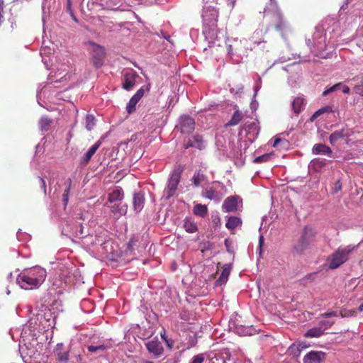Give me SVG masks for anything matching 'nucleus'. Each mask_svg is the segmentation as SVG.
<instances>
[{"label":"nucleus","mask_w":363,"mask_h":363,"mask_svg":"<svg viewBox=\"0 0 363 363\" xmlns=\"http://www.w3.org/2000/svg\"><path fill=\"white\" fill-rule=\"evenodd\" d=\"M292 110L294 113L298 115L305 107V99L301 96L296 97L292 102Z\"/></svg>","instance_id":"obj_18"},{"label":"nucleus","mask_w":363,"mask_h":363,"mask_svg":"<svg viewBox=\"0 0 363 363\" xmlns=\"http://www.w3.org/2000/svg\"><path fill=\"white\" fill-rule=\"evenodd\" d=\"M354 311H352L350 310L343 309L340 311V315L342 317H347L350 315H353L354 314Z\"/></svg>","instance_id":"obj_45"},{"label":"nucleus","mask_w":363,"mask_h":363,"mask_svg":"<svg viewBox=\"0 0 363 363\" xmlns=\"http://www.w3.org/2000/svg\"><path fill=\"white\" fill-rule=\"evenodd\" d=\"M193 212L196 216L204 218L208 214V208L206 205L196 204L194 207Z\"/></svg>","instance_id":"obj_26"},{"label":"nucleus","mask_w":363,"mask_h":363,"mask_svg":"<svg viewBox=\"0 0 363 363\" xmlns=\"http://www.w3.org/2000/svg\"><path fill=\"white\" fill-rule=\"evenodd\" d=\"M341 190H342V183L340 182V179H338L337 181H336L334 183L333 186L331 189V194L333 195L336 194L337 192H339Z\"/></svg>","instance_id":"obj_37"},{"label":"nucleus","mask_w":363,"mask_h":363,"mask_svg":"<svg viewBox=\"0 0 363 363\" xmlns=\"http://www.w3.org/2000/svg\"><path fill=\"white\" fill-rule=\"evenodd\" d=\"M161 336H162V337L163 339H164V335H161Z\"/></svg>","instance_id":"obj_64"},{"label":"nucleus","mask_w":363,"mask_h":363,"mask_svg":"<svg viewBox=\"0 0 363 363\" xmlns=\"http://www.w3.org/2000/svg\"><path fill=\"white\" fill-rule=\"evenodd\" d=\"M139 77L136 72L133 70L128 71L124 74V82L122 84L123 89L125 90H130L136 83V79Z\"/></svg>","instance_id":"obj_8"},{"label":"nucleus","mask_w":363,"mask_h":363,"mask_svg":"<svg viewBox=\"0 0 363 363\" xmlns=\"http://www.w3.org/2000/svg\"><path fill=\"white\" fill-rule=\"evenodd\" d=\"M320 323L321 325H326L330 327L334 324V322H328V321L322 320L320 322Z\"/></svg>","instance_id":"obj_51"},{"label":"nucleus","mask_w":363,"mask_h":363,"mask_svg":"<svg viewBox=\"0 0 363 363\" xmlns=\"http://www.w3.org/2000/svg\"><path fill=\"white\" fill-rule=\"evenodd\" d=\"M115 2H116V1H115V0H108V1L107 2V4H108V6H113V4H114ZM116 6L118 7V6Z\"/></svg>","instance_id":"obj_56"},{"label":"nucleus","mask_w":363,"mask_h":363,"mask_svg":"<svg viewBox=\"0 0 363 363\" xmlns=\"http://www.w3.org/2000/svg\"><path fill=\"white\" fill-rule=\"evenodd\" d=\"M269 23L277 31H282L287 27L286 21L279 9L272 13Z\"/></svg>","instance_id":"obj_7"},{"label":"nucleus","mask_w":363,"mask_h":363,"mask_svg":"<svg viewBox=\"0 0 363 363\" xmlns=\"http://www.w3.org/2000/svg\"><path fill=\"white\" fill-rule=\"evenodd\" d=\"M38 180L39 186H40V189H42L44 195H46L47 189H46V184H45V180L42 177H40L38 178Z\"/></svg>","instance_id":"obj_41"},{"label":"nucleus","mask_w":363,"mask_h":363,"mask_svg":"<svg viewBox=\"0 0 363 363\" xmlns=\"http://www.w3.org/2000/svg\"><path fill=\"white\" fill-rule=\"evenodd\" d=\"M353 249L354 248L350 246L338 247L327 258L328 268L335 269L345 263L348 260L349 255L352 252Z\"/></svg>","instance_id":"obj_2"},{"label":"nucleus","mask_w":363,"mask_h":363,"mask_svg":"<svg viewBox=\"0 0 363 363\" xmlns=\"http://www.w3.org/2000/svg\"><path fill=\"white\" fill-rule=\"evenodd\" d=\"M315 274H316V273L308 274V277L311 278V277H314Z\"/></svg>","instance_id":"obj_59"},{"label":"nucleus","mask_w":363,"mask_h":363,"mask_svg":"<svg viewBox=\"0 0 363 363\" xmlns=\"http://www.w3.org/2000/svg\"><path fill=\"white\" fill-rule=\"evenodd\" d=\"M315 233L311 228L306 226L302 232L301 235L297 240L293 247V252L297 255L303 254L314 242Z\"/></svg>","instance_id":"obj_3"},{"label":"nucleus","mask_w":363,"mask_h":363,"mask_svg":"<svg viewBox=\"0 0 363 363\" xmlns=\"http://www.w3.org/2000/svg\"><path fill=\"white\" fill-rule=\"evenodd\" d=\"M57 360L60 363H67L69 360V350L65 348L63 343H57L55 351Z\"/></svg>","instance_id":"obj_9"},{"label":"nucleus","mask_w":363,"mask_h":363,"mask_svg":"<svg viewBox=\"0 0 363 363\" xmlns=\"http://www.w3.org/2000/svg\"><path fill=\"white\" fill-rule=\"evenodd\" d=\"M302 348H303V347H301V345L293 344L289 347L287 352L289 355L297 358L300 356Z\"/></svg>","instance_id":"obj_30"},{"label":"nucleus","mask_w":363,"mask_h":363,"mask_svg":"<svg viewBox=\"0 0 363 363\" xmlns=\"http://www.w3.org/2000/svg\"><path fill=\"white\" fill-rule=\"evenodd\" d=\"M323 335V330L321 327L313 328L308 330L304 335L306 337H318Z\"/></svg>","instance_id":"obj_29"},{"label":"nucleus","mask_w":363,"mask_h":363,"mask_svg":"<svg viewBox=\"0 0 363 363\" xmlns=\"http://www.w3.org/2000/svg\"><path fill=\"white\" fill-rule=\"evenodd\" d=\"M189 145H194V147L203 150L205 147V142L201 135L196 134L193 137V140H189Z\"/></svg>","instance_id":"obj_24"},{"label":"nucleus","mask_w":363,"mask_h":363,"mask_svg":"<svg viewBox=\"0 0 363 363\" xmlns=\"http://www.w3.org/2000/svg\"><path fill=\"white\" fill-rule=\"evenodd\" d=\"M147 350L156 356L161 355L164 351L163 347L157 340H152L146 343Z\"/></svg>","instance_id":"obj_13"},{"label":"nucleus","mask_w":363,"mask_h":363,"mask_svg":"<svg viewBox=\"0 0 363 363\" xmlns=\"http://www.w3.org/2000/svg\"><path fill=\"white\" fill-rule=\"evenodd\" d=\"M105 346L104 345H100L99 346L90 345L88 347V351L90 352H96L98 351H104L105 350Z\"/></svg>","instance_id":"obj_39"},{"label":"nucleus","mask_w":363,"mask_h":363,"mask_svg":"<svg viewBox=\"0 0 363 363\" xmlns=\"http://www.w3.org/2000/svg\"><path fill=\"white\" fill-rule=\"evenodd\" d=\"M203 196L210 200H214L217 199V193L213 189H207L203 193Z\"/></svg>","instance_id":"obj_36"},{"label":"nucleus","mask_w":363,"mask_h":363,"mask_svg":"<svg viewBox=\"0 0 363 363\" xmlns=\"http://www.w3.org/2000/svg\"><path fill=\"white\" fill-rule=\"evenodd\" d=\"M242 118V113L239 110H237L234 112L232 118L227 123V125H236L241 121Z\"/></svg>","instance_id":"obj_32"},{"label":"nucleus","mask_w":363,"mask_h":363,"mask_svg":"<svg viewBox=\"0 0 363 363\" xmlns=\"http://www.w3.org/2000/svg\"><path fill=\"white\" fill-rule=\"evenodd\" d=\"M354 91L355 92V94L361 96H363V83L359 85H356L354 87Z\"/></svg>","instance_id":"obj_42"},{"label":"nucleus","mask_w":363,"mask_h":363,"mask_svg":"<svg viewBox=\"0 0 363 363\" xmlns=\"http://www.w3.org/2000/svg\"><path fill=\"white\" fill-rule=\"evenodd\" d=\"M205 359L203 354H199L193 357L190 363H203Z\"/></svg>","instance_id":"obj_40"},{"label":"nucleus","mask_w":363,"mask_h":363,"mask_svg":"<svg viewBox=\"0 0 363 363\" xmlns=\"http://www.w3.org/2000/svg\"><path fill=\"white\" fill-rule=\"evenodd\" d=\"M252 330H255V329L251 327L247 328V331H246V335H252V333H253Z\"/></svg>","instance_id":"obj_52"},{"label":"nucleus","mask_w":363,"mask_h":363,"mask_svg":"<svg viewBox=\"0 0 363 363\" xmlns=\"http://www.w3.org/2000/svg\"><path fill=\"white\" fill-rule=\"evenodd\" d=\"M52 123V119L48 116H43L39 121V126L43 131H48Z\"/></svg>","instance_id":"obj_31"},{"label":"nucleus","mask_w":363,"mask_h":363,"mask_svg":"<svg viewBox=\"0 0 363 363\" xmlns=\"http://www.w3.org/2000/svg\"><path fill=\"white\" fill-rule=\"evenodd\" d=\"M110 208L111 213L113 214L114 216L117 218L121 217L123 215H125L128 211L127 204L121 205L114 203L113 205L111 206Z\"/></svg>","instance_id":"obj_20"},{"label":"nucleus","mask_w":363,"mask_h":363,"mask_svg":"<svg viewBox=\"0 0 363 363\" xmlns=\"http://www.w3.org/2000/svg\"><path fill=\"white\" fill-rule=\"evenodd\" d=\"M189 147H194V145H189V140L184 145L185 149H188Z\"/></svg>","instance_id":"obj_57"},{"label":"nucleus","mask_w":363,"mask_h":363,"mask_svg":"<svg viewBox=\"0 0 363 363\" xmlns=\"http://www.w3.org/2000/svg\"><path fill=\"white\" fill-rule=\"evenodd\" d=\"M88 51L91 55V60L94 66L96 68H99L104 63V59L105 57L104 48L92 41H89L86 43Z\"/></svg>","instance_id":"obj_5"},{"label":"nucleus","mask_w":363,"mask_h":363,"mask_svg":"<svg viewBox=\"0 0 363 363\" xmlns=\"http://www.w3.org/2000/svg\"><path fill=\"white\" fill-rule=\"evenodd\" d=\"M226 3H227V6L229 7V9L230 10H233L235 5L236 0H227Z\"/></svg>","instance_id":"obj_48"},{"label":"nucleus","mask_w":363,"mask_h":363,"mask_svg":"<svg viewBox=\"0 0 363 363\" xmlns=\"http://www.w3.org/2000/svg\"><path fill=\"white\" fill-rule=\"evenodd\" d=\"M145 90L143 87H141L140 89L137 91V92L131 97L130 99L127 106L126 111L130 114L135 111L136 104L141 99V98L144 96Z\"/></svg>","instance_id":"obj_11"},{"label":"nucleus","mask_w":363,"mask_h":363,"mask_svg":"<svg viewBox=\"0 0 363 363\" xmlns=\"http://www.w3.org/2000/svg\"><path fill=\"white\" fill-rule=\"evenodd\" d=\"M166 341H167V344H168L169 347H172V345H170L169 344L168 341H167V340H166Z\"/></svg>","instance_id":"obj_63"},{"label":"nucleus","mask_w":363,"mask_h":363,"mask_svg":"<svg viewBox=\"0 0 363 363\" xmlns=\"http://www.w3.org/2000/svg\"><path fill=\"white\" fill-rule=\"evenodd\" d=\"M45 279V271L40 267H35L21 273L17 281L22 289L31 290L38 288Z\"/></svg>","instance_id":"obj_1"},{"label":"nucleus","mask_w":363,"mask_h":363,"mask_svg":"<svg viewBox=\"0 0 363 363\" xmlns=\"http://www.w3.org/2000/svg\"><path fill=\"white\" fill-rule=\"evenodd\" d=\"M312 152L315 155H324L329 157L333 156V151L331 148L322 143L315 144L312 148Z\"/></svg>","instance_id":"obj_15"},{"label":"nucleus","mask_w":363,"mask_h":363,"mask_svg":"<svg viewBox=\"0 0 363 363\" xmlns=\"http://www.w3.org/2000/svg\"><path fill=\"white\" fill-rule=\"evenodd\" d=\"M145 196L141 192L135 193L133 198V208L136 213L140 212L144 207Z\"/></svg>","instance_id":"obj_14"},{"label":"nucleus","mask_w":363,"mask_h":363,"mask_svg":"<svg viewBox=\"0 0 363 363\" xmlns=\"http://www.w3.org/2000/svg\"><path fill=\"white\" fill-rule=\"evenodd\" d=\"M182 169L177 167L173 170L168 180L167 187L164 189V196L167 200L172 197L177 189L180 182Z\"/></svg>","instance_id":"obj_4"},{"label":"nucleus","mask_w":363,"mask_h":363,"mask_svg":"<svg viewBox=\"0 0 363 363\" xmlns=\"http://www.w3.org/2000/svg\"><path fill=\"white\" fill-rule=\"evenodd\" d=\"M359 311H363V303L359 306Z\"/></svg>","instance_id":"obj_58"},{"label":"nucleus","mask_w":363,"mask_h":363,"mask_svg":"<svg viewBox=\"0 0 363 363\" xmlns=\"http://www.w3.org/2000/svg\"><path fill=\"white\" fill-rule=\"evenodd\" d=\"M348 136L349 133L342 128L341 130H335L331 133L329 138V141L332 145H335L338 140L347 138Z\"/></svg>","instance_id":"obj_17"},{"label":"nucleus","mask_w":363,"mask_h":363,"mask_svg":"<svg viewBox=\"0 0 363 363\" xmlns=\"http://www.w3.org/2000/svg\"><path fill=\"white\" fill-rule=\"evenodd\" d=\"M325 356L323 352L311 351L303 357V363H320Z\"/></svg>","instance_id":"obj_12"},{"label":"nucleus","mask_w":363,"mask_h":363,"mask_svg":"<svg viewBox=\"0 0 363 363\" xmlns=\"http://www.w3.org/2000/svg\"><path fill=\"white\" fill-rule=\"evenodd\" d=\"M326 165V160L323 158H314L311 160L310 167L312 168L315 172H321L322 169L325 167Z\"/></svg>","instance_id":"obj_23"},{"label":"nucleus","mask_w":363,"mask_h":363,"mask_svg":"<svg viewBox=\"0 0 363 363\" xmlns=\"http://www.w3.org/2000/svg\"><path fill=\"white\" fill-rule=\"evenodd\" d=\"M177 128H179L183 134H189L195 129L194 119L189 116L183 115L179 119Z\"/></svg>","instance_id":"obj_6"},{"label":"nucleus","mask_w":363,"mask_h":363,"mask_svg":"<svg viewBox=\"0 0 363 363\" xmlns=\"http://www.w3.org/2000/svg\"><path fill=\"white\" fill-rule=\"evenodd\" d=\"M341 85H342V83L335 84V85H333V86L330 87L329 89H325L323 92V96H327L328 94L337 90L340 87Z\"/></svg>","instance_id":"obj_38"},{"label":"nucleus","mask_w":363,"mask_h":363,"mask_svg":"<svg viewBox=\"0 0 363 363\" xmlns=\"http://www.w3.org/2000/svg\"><path fill=\"white\" fill-rule=\"evenodd\" d=\"M101 145V140L96 141L84 154V157L82 158L81 162L84 164H86L90 161V160L91 159L92 156L95 154L96 150L99 148Z\"/></svg>","instance_id":"obj_16"},{"label":"nucleus","mask_w":363,"mask_h":363,"mask_svg":"<svg viewBox=\"0 0 363 363\" xmlns=\"http://www.w3.org/2000/svg\"><path fill=\"white\" fill-rule=\"evenodd\" d=\"M206 179V175L199 169L194 173L191 180L195 186H199Z\"/></svg>","instance_id":"obj_28"},{"label":"nucleus","mask_w":363,"mask_h":363,"mask_svg":"<svg viewBox=\"0 0 363 363\" xmlns=\"http://www.w3.org/2000/svg\"><path fill=\"white\" fill-rule=\"evenodd\" d=\"M143 363H153V362L151 361H145Z\"/></svg>","instance_id":"obj_62"},{"label":"nucleus","mask_w":363,"mask_h":363,"mask_svg":"<svg viewBox=\"0 0 363 363\" xmlns=\"http://www.w3.org/2000/svg\"><path fill=\"white\" fill-rule=\"evenodd\" d=\"M225 247L227 248V250L230 252V242H229V240L228 239L225 240Z\"/></svg>","instance_id":"obj_53"},{"label":"nucleus","mask_w":363,"mask_h":363,"mask_svg":"<svg viewBox=\"0 0 363 363\" xmlns=\"http://www.w3.org/2000/svg\"><path fill=\"white\" fill-rule=\"evenodd\" d=\"M67 7L69 9L70 8V0H67Z\"/></svg>","instance_id":"obj_61"},{"label":"nucleus","mask_w":363,"mask_h":363,"mask_svg":"<svg viewBox=\"0 0 363 363\" xmlns=\"http://www.w3.org/2000/svg\"><path fill=\"white\" fill-rule=\"evenodd\" d=\"M281 141H282V140H281V139H280V138H275V139H274V143H273V144H272L273 147H278V145H279V143L280 142H281Z\"/></svg>","instance_id":"obj_50"},{"label":"nucleus","mask_w":363,"mask_h":363,"mask_svg":"<svg viewBox=\"0 0 363 363\" xmlns=\"http://www.w3.org/2000/svg\"><path fill=\"white\" fill-rule=\"evenodd\" d=\"M69 191L64 190V192L62 194V202L65 206H67L68 201H69Z\"/></svg>","instance_id":"obj_43"},{"label":"nucleus","mask_w":363,"mask_h":363,"mask_svg":"<svg viewBox=\"0 0 363 363\" xmlns=\"http://www.w3.org/2000/svg\"><path fill=\"white\" fill-rule=\"evenodd\" d=\"M332 111V107L330 106H326L315 111L312 116V119L318 118L319 116L322 115L324 113H330Z\"/></svg>","instance_id":"obj_35"},{"label":"nucleus","mask_w":363,"mask_h":363,"mask_svg":"<svg viewBox=\"0 0 363 363\" xmlns=\"http://www.w3.org/2000/svg\"><path fill=\"white\" fill-rule=\"evenodd\" d=\"M77 360L81 361V360H82V357H81V355H78V356L77 357Z\"/></svg>","instance_id":"obj_60"},{"label":"nucleus","mask_w":363,"mask_h":363,"mask_svg":"<svg viewBox=\"0 0 363 363\" xmlns=\"http://www.w3.org/2000/svg\"><path fill=\"white\" fill-rule=\"evenodd\" d=\"M115 1L113 6H121L122 4V0H115Z\"/></svg>","instance_id":"obj_55"},{"label":"nucleus","mask_w":363,"mask_h":363,"mask_svg":"<svg viewBox=\"0 0 363 363\" xmlns=\"http://www.w3.org/2000/svg\"><path fill=\"white\" fill-rule=\"evenodd\" d=\"M231 270V266L230 264H225L224 266V268L221 272V274L218 277V279L216 280V284L217 285H223L226 283L228 281V277L230 275Z\"/></svg>","instance_id":"obj_22"},{"label":"nucleus","mask_w":363,"mask_h":363,"mask_svg":"<svg viewBox=\"0 0 363 363\" xmlns=\"http://www.w3.org/2000/svg\"><path fill=\"white\" fill-rule=\"evenodd\" d=\"M244 129L247 134H252L253 137L257 136L259 132V127L257 121L245 123L244 125Z\"/></svg>","instance_id":"obj_21"},{"label":"nucleus","mask_w":363,"mask_h":363,"mask_svg":"<svg viewBox=\"0 0 363 363\" xmlns=\"http://www.w3.org/2000/svg\"><path fill=\"white\" fill-rule=\"evenodd\" d=\"M72 183V182L70 178L67 179L64 182V186H65V190L70 191Z\"/></svg>","instance_id":"obj_47"},{"label":"nucleus","mask_w":363,"mask_h":363,"mask_svg":"<svg viewBox=\"0 0 363 363\" xmlns=\"http://www.w3.org/2000/svg\"><path fill=\"white\" fill-rule=\"evenodd\" d=\"M263 243H264V238H263V236H262V235H261V236L259 237V247H262V245H263Z\"/></svg>","instance_id":"obj_54"},{"label":"nucleus","mask_w":363,"mask_h":363,"mask_svg":"<svg viewBox=\"0 0 363 363\" xmlns=\"http://www.w3.org/2000/svg\"><path fill=\"white\" fill-rule=\"evenodd\" d=\"M184 228L189 233H194L198 230L196 224L191 218H186L184 220Z\"/></svg>","instance_id":"obj_27"},{"label":"nucleus","mask_w":363,"mask_h":363,"mask_svg":"<svg viewBox=\"0 0 363 363\" xmlns=\"http://www.w3.org/2000/svg\"><path fill=\"white\" fill-rule=\"evenodd\" d=\"M340 86H342V92H343L344 94H349V93H350V87H349L348 86H347V85H342V84Z\"/></svg>","instance_id":"obj_49"},{"label":"nucleus","mask_w":363,"mask_h":363,"mask_svg":"<svg viewBox=\"0 0 363 363\" xmlns=\"http://www.w3.org/2000/svg\"><path fill=\"white\" fill-rule=\"evenodd\" d=\"M320 316L323 318L336 317L337 312H335V311L326 312V313H322L320 315Z\"/></svg>","instance_id":"obj_46"},{"label":"nucleus","mask_w":363,"mask_h":363,"mask_svg":"<svg viewBox=\"0 0 363 363\" xmlns=\"http://www.w3.org/2000/svg\"><path fill=\"white\" fill-rule=\"evenodd\" d=\"M138 242L137 240H135V238H131L128 243V247L127 249L130 251V252H133V250H134V245H135L136 242Z\"/></svg>","instance_id":"obj_44"},{"label":"nucleus","mask_w":363,"mask_h":363,"mask_svg":"<svg viewBox=\"0 0 363 363\" xmlns=\"http://www.w3.org/2000/svg\"><path fill=\"white\" fill-rule=\"evenodd\" d=\"M238 196H230L226 198L222 205L223 210L225 212H235L238 210Z\"/></svg>","instance_id":"obj_10"},{"label":"nucleus","mask_w":363,"mask_h":363,"mask_svg":"<svg viewBox=\"0 0 363 363\" xmlns=\"http://www.w3.org/2000/svg\"><path fill=\"white\" fill-rule=\"evenodd\" d=\"M241 225L242 220L240 218L236 216H230L228 218L225 223V227L229 230H234Z\"/></svg>","instance_id":"obj_25"},{"label":"nucleus","mask_w":363,"mask_h":363,"mask_svg":"<svg viewBox=\"0 0 363 363\" xmlns=\"http://www.w3.org/2000/svg\"><path fill=\"white\" fill-rule=\"evenodd\" d=\"M273 155H274L272 153L264 154L262 155L255 157L254 160V162H255V163L267 162L272 158Z\"/></svg>","instance_id":"obj_34"},{"label":"nucleus","mask_w":363,"mask_h":363,"mask_svg":"<svg viewBox=\"0 0 363 363\" xmlns=\"http://www.w3.org/2000/svg\"><path fill=\"white\" fill-rule=\"evenodd\" d=\"M123 198V189L120 187H116L111 193L108 194V201L113 203L116 201H120Z\"/></svg>","instance_id":"obj_19"},{"label":"nucleus","mask_w":363,"mask_h":363,"mask_svg":"<svg viewBox=\"0 0 363 363\" xmlns=\"http://www.w3.org/2000/svg\"><path fill=\"white\" fill-rule=\"evenodd\" d=\"M96 125V119L93 115L88 114L86 117V128L87 130H91Z\"/></svg>","instance_id":"obj_33"}]
</instances>
